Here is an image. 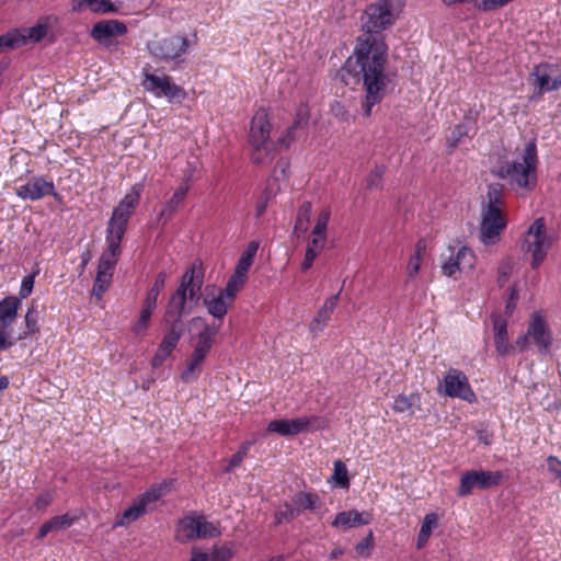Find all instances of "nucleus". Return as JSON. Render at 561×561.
Masks as SVG:
<instances>
[{
    "mask_svg": "<svg viewBox=\"0 0 561 561\" xmlns=\"http://www.w3.org/2000/svg\"><path fill=\"white\" fill-rule=\"evenodd\" d=\"M403 3L399 0H376L366 5L360 24L363 34L356 39L354 53L337 72L345 85L363 84V114L369 117L373 107L386 95L389 78L385 72L388 45L382 33L400 18Z\"/></svg>",
    "mask_w": 561,
    "mask_h": 561,
    "instance_id": "obj_1",
    "label": "nucleus"
},
{
    "mask_svg": "<svg viewBox=\"0 0 561 561\" xmlns=\"http://www.w3.org/2000/svg\"><path fill=\"white\" fill-rule=\"evenodd\" d=\"M309 122V112L308 107L306 105L299 106L296 119L294 123L287 128L286 134L278 138L277 142L274 144H266V145H259V146H251L252 147V153H251V160L254 164L263 165L271 163L279 148L287 149L290 144L296 139L297 131L305 129Z\"/></svg>",
    "mask_w": 561,
    "mask_h": 561,
    "instance_id": "obj_2",
    "label": "nucleus"
},
{
    "mask_svg": "<svg viewBox=\"0 0 561 561\" xmlns=\"http://www.w3.org/2000/svg\"><path fill=\"white\" fill-rule=\"evenodd\" d=\"M537 163V147L535 141H530L525 147L522 161L500 167L496 175L501 179H511L518 187H528L530 180L535 179Z\"/></svg>",
    "mask_w": 561,
    "mask_h": 561,
    "instance_id": "obj_3",
    "label": "nucleus"
},
{
    "mask_svg": "<svg viewBox=\"0 0 561 561\" xmlns=\"http://www.w3.org/2000/svg\"><path fill=\"white\" fill-rule=\"evenodd\" d=\"M551 244L552 238L547 234L545 219L537 218L528 228L522 245L525 252L531 254L533 268H537L543 262Z\"/></svg>",
    "mask_w": 561,
    "mask_h": 561,
    "instance_id": "obj_4",
    "label": "nucleus"
},
{
    "mask_svg": "<svg viewBox=\"0 0 561 561\" xmlns=\"http://www.w3.org/2000/svg\"><path fill=\"white\" fill-rule=\"evenodd\" d=\"M188 47L187 37L178 34L154 38L147 43L150 55L163 61L178 60Z\"/></svg>",
    "mask_w": 561,
    "mask_h": 561,
    "instance_id": "obj_5",
    "label": "nucleus"
},
{
    "mask_svg": "<svg viewBox=\"0 0 561 561\" xmlns=\"http://www.w3.org/2000/svg\"><path fill=\"white\" fill-rule=\"evenodd\" d=\"M503 473L501 471L470 470L460 477V483L457 490L459 497L470 495L474 489L486 490L501 484Z\"/></svg>",
    "mask_w": 561,
    "mask_h": 561,
    "instance_id": "obj_6",
    "label": "nucleus"
},
{
    "mask_svg": "<svg viewBox=\"0 0 561 561\" xmlns=\"http://www.w3.org/2000/svg\"><path fill=\"white\" fill-rule=\"evenodd\" d=\"M145 80L142 87L146 91L151 92L157 98H167L171 103H182L186 96V91L175 84L169 76H156L144 71Z\"/></svg>",
    "mask_w": 561,
    "mask_h": 561,
    "instance_id": "obj_7",
    "label": "nucleus"
},
{
    "mask_svg": "<svg viewBox=\"0 0 561 561\" xmlns=\"http://www.w3.org/2000/svg\"><path fill=\"white\" fill-rule=\"evenodd\" d=\"M325 426V421L320 416H304L293 420H273L267 425V431L280 436H294L307 431H317Z\"/></svg>",
    "mask_w": 561,
    "mask_h": 561,
    "instance_id": "obj_8",
    "label": "nucleus"
},
{
    "mask_svg": "<svg viewBox=\"0 0 561 561\" xmlns=\"http://www.w3.org/2000/svg\"><path fill=\"white\" fill-rule=\"evenodd\" d=\"M439 392H443L447 397L460 398L468 402L476 400V394L465 373L454 368L446 373L443 383L439 385Z\"/></svg>",
    "mask_w": 561,
    "mask_h": 561,
    "instance_id": "obj_9",
    "label": "nucleus"
},
{
    "mask_svg": "<svg viewBox=\"0 0 561 561\" xmlns=\"http://www.w3.org/2000/svg\"><path fill=\"white\" fill-rule=\"evenodd\" d=\"M167 277L168 276L164 271L159 272L152 287L147 293V297L144 300L142 308L140 310L139 319L133 327V331L136 335H141L147 330L150 318L157 307L158 297L165 285Z\"/></svg>",
    "mask_w": 561,
    "mask_h": 561,
    "instance_id": "obj_10",
    "label": "nucleus"
},
{
    "mask_svg": "<svg viewBox=\"0 0 561 561\" xmlns=\"http://www.w3.org/2000/svg\"><path fill=\"white\" fill-rule=\"evenodd\" d=\"M20 299L15 296L5 297L0 301V351L8 350L14 345L9 328L15 321Z\"/></svg>",
    "mask_w": 561,
    "mask_h": 561,
    "instance_id": "obj_11",
    "label": "nucleus"
},
{
    "mask_svg": "<svg viewBox=\"0 0 561 561\" xmlns=\"http://www.w3.org/2000/svg\"><path fill=\"white\" fill-rule=\"evenodd\" d=\"M528 80L535 88L537 94L540 95L561 87V72L556 66L541 64L534 68Z\"/></svg>",
    "mask_w": 561,
    "mask_h": 561,
    "instance_id": "obj_12",
    "label": "nucleus"
},
{
    "mask_svg": "<svg viewBox=\"0 0 561 561\" xmlns=\"http://www.w3.org/2000/svg\"><path fill=\"white\" fill-rule=\"evenodd\" d=\"M527 330L539 354L542 356L548 355L553 343V337L547 321L540 312L535 311L531 313Z\"/></svg>",
    "mask_w": 561,
    "mask_h": 561,
    "instance_id": "obj_13",
    "label": "nucleus"
},
{
    "mask_svg": "<svg viewBox=\"0 0 561 561\" xmlns=\"http://www.w3.org/2000/svg\"><path fill=\"white\" fill-rule=\"evenodd\" d=\"M204 284V270L201 262H194L182 275L175 291L188 295L190 302L195 305L201 299V289Z\"/></svg>",
    "mask_w": 561,
    "mask_h": 561,
    "instance_id": "obj_14",
    "label": "nucleus"
},
{
    "mask_svg": "<svg viewBox=\"0 0 561 561\" xmlns=\"http://www.w3.org/2000/svg\"><path fill=\"white\" fill-rule=\"evenodd\" d=\"M505 227L506 221L500 208L484 210L480 228L481 241L484 244H494L499 241L500 234Z\"/></svg>",
    "mask_w": 561,
    "mask_h": 561,
    "instance_id": "obj_15",
    "label": "nucleus"
},
{
    "mask_svg": "<svg viewBox=\"0 0 561 561\" xmlns=\"http://www.w3.org/2000/svg\"><path fill=\"white\" fill-rule=\"evenodd\" d=\"M191 324L194 327H202V331L197 334V343L195 344L192 354L205 359L215 343V337L220 330V323L209 324L204 318L194 317L191 320Z\"/></svg>",
    "mask_w": 561,
    "mask_h": 561,
    "instance_id": "obj_16",
    "label": "nucleus"
},
{
    "mask_svg": "<svg viewBox=\"0 0 561 561\" xmlns=\"http://www.w3.org/2000/svg\"><path fill=\"white\" fill-rule=\"evenodd\" d=\"M127 33V26L118 20H103L96 22L90 32L91 37L103 46H111L113 39Z\"/></svg>",
    "mask_w": 561,
    "mask_h": 561,
    "instance_id": "obj_17",
    "label": "nucleus"
},
{
    "mask_svg": "<svg viewBox=\"0 0 561 561\" xmlns=\"http://www.w3.org/2000/svg\"><path fill=\"white\" fill-rule=\"evenodd\" d=\"M56 18L53 15L42 16L37 23L31 27H26L23 30H11L8 34H15L21 44H19V48L26 45L27 43H38L41 42L48 32L51 22H55Z\"/></svg>",
    "mask_w": 561,
    "mask_h": 561,
    "instance_id": "obj_18",
    "label": "nucleus"
},
{
    "mask_svg": "<svg viewBox=\"0 0 561 561\" xmlns=\"http://www.w3.org/2000/svg\"><path fill=\"white\" fill-rule=\"evenodd\" d=\"M271 124L267 118V113L264 110H259L251 121L249 142L251 146L274 144L270 138Z\"/></svg>",
    "mask_w": 561,
    "mask_h": 561,
    "instance_id": "obj_19",
    "label": "nucleus"
},
{
    "mask_svg": "<svg viewBox=\"0 0 561 561\" xmlns=\"http://www.w3.org/2000/svg\"><path fill=\"white\" fill-rule=\"evenodd\" d=\"M187 301H190L188 295L174 291L163 316L164 322L183 323L182 317L192 310V307H186Z\"/></svg>",
    "mask_w": 561,
    "mask_h": 561,
    "instance_id": "obj_20",
    "label": "nucleus"
},
{
    "mask_svg": "<svg viewBox=\"0 0 561 561\" xmlns=\"http://www.w3.org/2000/svg\"><path fill=\"white\" fill-rule=\"evenodd\" d=\"M54 194L53 182H47L42 178L34 179L18 190V195L24 199L36 201L46 195Z\"/></svg>",
    "mask_w": 561,
    "mask_h": 561,
    "instance_id": "obj_21",
    "label": "nucleus"
},
{
    "mask_svg": "<svg viewBox=\"0 0 561 561\" xmlns=\"http://www.w3.org/2000/svg\"><path fill=\"white\" fill-rule=\"evenodd\" d=\"M491 320L495 348L500 355H505L511 347L508 345L507 320L503 316L495 313L491 316Z\"/></svg>",
    "mask_w": 561,
    "mask_h": 561,
    "instance_id": "obj_22",
    "label": "nucleus"
},
{
    "mask_svg": "<svg viewBox=\"0 0 561 561\" xmlns=\"http://www.w3.org/2000/svg\"><path fill=\"white\" fill-rule=\"evenodd\" d=\"M371 516L369 513H359L355 510L341 512L336 514L332 526L334 527H343V528H351V527H357L360 525H367L370 523Z\"/></svg>",
    "mask_w": 561,
    "mask_h": 561,
    "instance_id": "obj_23",
    "label": "nucleus"
},
{
    "mask_svg": "<svg viewBox=\"0 0 561 561\" xmlns=\"http://www.w3.org/2000/svg\"><path fill=\"white\" fill-rule=\"evenodd\" d=\"M203 304L207 312L219 321H222L230 307L227 300L222 299L219 295L215 296L213 294H206L203 297Z\"/></svg>",
    "mask_w": 561,
    "mask_h": 561,
    "instance_id": "obj_24",
    "label": "nucleus"
},
{
    "mask_svg": "<svg viewBox=\"0 0 561 561\" xmlns=\"http://www.w3.org/2000/svg\"><path fill=\"white\" fill-rule=\"evenodd\" d=\"M75 518L71 517L69 514H64L60 516H55L50 518L49 520L45 522L36 536L37 539H43L45 536H47L51 531H58L66 529L70 527L73 523Z\"/></svg>",
    "mask_w": 561,
    "mask_h": 561,
    "instance_id": "obj_25",
    "label": "nucleus"
},
{
    "mask_svg": "<svg viewBox=\"0 0 561 561\" xmlns=\"http://www.w3.org/2000/svg\"><path fill=\"white\" fill-rule=\"evenodd\" d=\"M168 327V330L165 334L162 337L160 346L173 352V350L176 347L179 341L181 340L183 333H184V325L183 323H175V322H164Z\"/></svg>",
    "mask_w": 561,
    "mask_h": 561,
    "instance_id": "obj_26",
    "label": "nucleus"
},
{
    "mask_svg": "<svg viewBox=\"0 0 561 561\" xmlns=\"http://www.w3.org/2000/svg\"><path fill=\"white\" fill-rule=\"evenodd\" d=\"M421 396L419 393H411L409 396L399 394L393 402V410L399 413L414 414V408H420Z\"/></svg>",
    "mask_w": 561,
    "mask_h": 561,
    "instance_id": "obj_27",
    "label": "nucleus"
},
{
    "mask_svg": "<svg viewBox=\"0 0 561 561\" xmlns=\"http://www.w3.org/2000/svg\"><path fill=\"white\" fill-rule=\"evenodd\" d=\"M199 516H185L179 523L178 538L191 541L196 539L195 533L198 530Z\"/></svg>",
    "mask_w": 561,
    "mask_h": 561,
    "instance_id": "obj_28",
    "label": "nucleus"
},
{
    "mask_svg": "<svg viewBox=\"0 0 561 561\" xmlns=\"http://www.w3.org/2000/svg\"><path fill=\"white\" fill-rule=\"evenodd\" d=\"M293 506L299 515L304 511H312L319 503V496L310 492H298L293 496Z\"/></svg>",
    "mask_w": 561,
    "mask_h": 561,
    "instance_id": "obj_29",
    "label": "nucleus"
},
{
    "mask_svg": "<svg viewBox=\"0 0 561 561\" xmlns=\"http://www.w3.org/2000/svg\"><path fill=\"white\" fill-rule=\"evenodd\" d=\"M311 203L304 202L297 211L293 234L300 237L301 233L307 232L311 216Z\"/></svg>",
    "mask_w": 561,
    "mask_h": 561,
    "instance_id": "obj_30",
    "label": "nucleus"
},
{
    "mask_svg": "<svg viewBox=\"0 0 561 561\" xmlns=\"http://www.w3.org/2000/svg\"><path fill=\"white\" fill-rule=\"evenodd\" d=\"M259 242L251 241L247 249L242 252L241 256L238 260L237 266L234 271H238L239 274H244L248 276V272L253 264L254 256L259 250Z\"/></svg>",
    "mask_w": 561,
    "mask_h": 561,
    "instance_id": "obj_31",
    "label": "nucleus"
},
{
    "mask_svg": "<svg viewBox=\"0 0 561 561\" xmlns=\"http://www.w3.org/2000/svg\"><path fill=\"white\" fill-rule=\"evenodd\" d=\"M146 507L147 505L145 504L144 500L138 497L133 503V505H130L123 512L121 519L116 522V526H124L137 520L146 513Z\"/></svg>",
    "mask_w": 561,
    "mask_h": 561,
    "instance_id": "obj_32",
    "label": "nucleus"
},
{
    "mask_svg": "<svg viewBox=\"0 0 561 561\" xmlns=\"http://www.w3.org/2000/svg\"><path fill=\"white\" fill-rule=\"evenodd\" d=\"M473 129V122L470 119H465L460 124L456 125L451 130L450 135L447 137V144L450 149H455L463 137L469 136V133Z\"/></svg>",
    "mask_w": 561,
    "mask_h": 561,
    "instance_id": "obj_33",
    "label": "nucleus"
},
{
    "mask_svg": "<svg viewBox=\"0 0 561 561\" xmlns=\"http://www.w3.org/2000/svg\"><path fill=\"white\" fill-rule=\"evenodd\" d=\"M203 362L204 358L192 354L185 369L181 373L182 381L185 383L195 381L202 373Z\"/></svg>",
    "mask_w": 561,
    "mask_h": 561,
    "instance_id": "obj_34",
    "label": "nucleus"
},
{
    "mask_svg": "<svg viewBox=\"0 0 561 561\" xmlns=\"http://www.w3.org/2000/svg\"><path fill=\"white\" fill-rule=\"evenodd\" d=\"M436 526H437V515L434 513L425 515L424 520L421 526V529L417 535V540H416L417 549H422L426 545L428 538L431 537L432 529L435 528Z\"/></svg>",
    "mask_w": 561,
    "mask_h": 561,
    "instance_id": "obj_35",
    "label": "nucleus"
},
{
    "mask_svg": "<svg viewBox=\"0 0 561 561\" xmlns=\"http://www.w3.org/2000/svg\"><path fill=\"white\" fill-rule=\"evenodd\" d=\"M133 209L124 205L123 203H119L113 210L112 217L108 220L107 226L111 227H119L121 229H126L128 219L130 215L133 214Z\"/></svg>",
    "mask_w": 561,
    "mask_h": 561,
    "instance_id": "obj_36",
    "label": "nucleus"
},
{
    "mask_svg": "<svg viewBox=\"0 0 561 561\" xmlns=\"http://www.w3.org/2000/svg\"><path fill=\"white\" fill-rule=\"evenodd\" d=\"M125 232L126 229L107 226L105 238L107 244L106 250L117 255H121V242L123 240Z\"/></svg>",
    "mask_w": 561,
    "mask_h": 561,
    "instance_id": "obj_37",
    "label": "nucleus"
},
{
    "mask_svg": "<svg viewBox=\"0 0 561 561\" xmlns=\"http://www.w3.org/2000/svg\"><path fill=\"white\" fill-rule=\"evenodd\" d=\"M171 481H163L159 484H154L139 497L144 500L146 505L154 503L171 490Z\"/></svg>",
    "mask_w": 561,
    "mask_h": 561,
    "instance_id": "obj_38",
    "label": "nucleus"
},
{
    "mask_svg": "<svg viewBox=\"0 0 561 561\" xmlns=\"http://www.w3.org/2000/svg\"><path fill=\"white\" fill-rule=\"evenodd\" d=\"M37 321H38V312L33 302L32 306L27 309V312L25 314L26 330L22 334H20L15 340H22V339H25L27 335L37 333L39 331Z\"/></svg>",
    "mask_w": 561,
    "mask_h": 561,
    "instance_id": "obj_39",
    "label": "nucleus"
},
{
    "mask_svg": "<svg viewBox=\"0 0 561 561\" xmlns=\"http://www.w3.org/2000/svg\"><path fill=\"white\" fill-rule=\"evenodd\" d=\"M385 173L386 167L383 164L375 165L374 169L366 176L365 187L367 190L382 188V178Z\"/></svg>",
    "mask_w": 561,
    "mask_h": 561,
    "instance_id": "obj_40",
    "label": "nucleus"
},
{
    "mask_svg": "<svg viewBox=\"0 0 561 561\" xmlns=\"http://www.w3.org/2000/svg\"><path fill=\"white\" fill-rule=\"evenodd\" d=\"M456 259L458 261V265L460 266V272L470 271L473 268L476 256L469 248L461 247L456 254Z\"/></svg>",
    "mask_w": 561,
    "mask_h": 561,
    "instance_id": "obj_41",
    "label": "nucleus"
},
{
    "mask_svg": "<svg viewBox=\"0 0 561 561\" xmlns=\"http://www.w3.org/2000/svg\"><path fill=\"white\" fill-rule=\"evenodd\" d=\"M198 530L195 533L196 539L197 538H215L220 535V530L217 526H215L213 523H209L205 519L204 516H199L198 522Z\"/></svg>",
    "mask_w": 561,
    "mask_h": 561,
    "instance_id": "obj_42",
    "label": "nucleus"
},
{
    "mask_svg": "<svg viewBox=\"0 0 561 561\" xmlns=\"http://www.w3.org/2000/svg\"><path fill=\"white\" fill-rule=\"evenodd\" d=\"M502 191L503 186L499 183L489 185L486 198L488 206L484 210H491V208H499V204L502 203Z\"/></svg>",
    "mask_w": 561,
    "mask_h": 561,
    "instance_id": "obj_43",
    "label": "nucleus"
},
{
    "mask_svg": "<svg viewBox=\"0 0 561 561\" xmlns=\"http://www.w3.org/2000/svg\"><path fill=\"white\" fill-rule=\"evenodd\" d=\"M298 516L293 504L284 503L275 513V524L279 525L284 522L289 523Z\"/></svg>",
    "mask_w": 561,
    "mask_h": 561,
    "instance_id": "obj_44",
    "label": "nucleus"
},
{
    "mask_svg": "<svg viewBox=\"0 0 561 561\" xmlns=\"http://www.w3.org/2000/svg\"><path fill=\"white\" fill-rule=\"evenodd\" d=\"M188 191L187 185H181L176 188V191L173 193L172 197L165 203V207L168 208L169 213H175L179 205L184 201L186 194Z\"/></svg>",
    "mask_w": 561,
    "mask_h": 561,
    "instance_id": "obj_45",
    "label": "nucleus"
},
{
    "mask_svg": "<svg viewBox=\"0 0 561 561\" xmlns=\"http://www.w3.org/2000/svg\"><path fill=\"white\" fill-rule=\"evenodd\" d=\"M332 479L341 488H348L350 486V480H348V477H347V468H346V466L341 460H336L334 462V473L332 476Z\"/></svg>",
    "mask_w": 561,
    "mask_h": 561,
    "instance_id": "obj_46",
    "label": "nucleus"
},
{
    "mask_svg": "<svg viewBox=\"0 0 561 561\" xmlns=\"http://www.w3.org/2000/svg\"><path fill=\"white\" fill-rule=\"evenodd\" d=\"M112 280V276H107L104 273H101V275H96L92 288V294L98 298L101 299L103 294L107 290L110 283Z\"/></svg>",
    "mask_w": 561,
    "mask_h": 561,
    "instance_id": "obj_47",
    "label": "nucleus"
},
{
    "mask_svg": "<svg viewBox=\"0 0 561 561\" xmlns=\"http://www.w3.org/2000/svg\"><path fill=\"white\" fill-rule=\"evenodd\" d=\"M251 442H244L239 450L231 456V458L229 459V462H228V466L225 468V471L226 472H230L234 467H238L242 460L244 459V457L247 456L248 454V450L251 446Z\"/></svg>",
    "mask_w": 561,
    "mask_h": 561,
    "instance_id": "obj_48",
    "label": "nucleus"
},
{
    "mask_svg": "<svg viewBox=\"0 0 561 561\" xmlns=\"http://www.w3.org/2000/svg\"><path fill=\"white\" fill-rule=\"evenodd\" d=\"M331 217L329 208H323L317 217L316 225L312 229V234H327L328 224Z\"/></svg>",
    "mask_w": 561,
    "mask_h": 561,
    "instance_id": "obj_49",
    "label": "nucleus"
},
{
    "mask_svg": "<svg viewBox=\"0 0 561 561\" xmlns=\"http://www.w3.org/2000/svg\"><path fill=\"white\" fill-rule=\"evenodd\" d=\"M514 263L511 259H505L499 266L497 284L503 287L512 274Z\"/></svg>",
    "mask_w": 561,
    "mask_h": 561,
    "instance_id": "obj_50",
    "label": "nucleus"
},
{
    "mask_svg": "<svg viewBox=\"0 0 561 561\" xmlns=\"http://www.w3.org/2000/svg\"><path fill=\"white\" fill-rule=\"evenodd\" d=\"M330 316L331 314H329L327 312V310H324L323 308H320L317 316L310 322V325H309L310 330L316 333L322 331L324 325L329 321Z\"/></svg>",
    "mask_w": 561,
    "mask_h": 561,
    "instance_id": "obj_51",
    "label": "nucleus"
},
{
    "mask_svg": "<svg viewBox=\"0 0 561 561\" xmlns=\"http://www.w3.org/2000/svg\"><path fill=\"white\" fill-rule=\"evenodd\" d=\"M241 288L242 287L238 286L237 284H232L228 280L226 287L220 289L218 295L222 297V299L227 300V302L231 306Z\"/></svg>",
    "mask_w": 561,
    "mask_h": 561,
    "instance_id": "obj_52",
    "label": "nucleus"
},
{
    "mask_svg": "<svg viewBox=\"0 0 561 561\" xmlns=\"http://www.w3.org/2000/svg\"><path fill=\"white\" fill-rule=\"evenodd\" d=\"M241 288L242 287L238 286L237 284H232L228 280L226 287L220 289L218 295L222 297V299L227 300V302L231 306Z\"/></svg>",
    "mask_w": 561,
    "mask_h": 561,
    "instance_id": "obj_53",
    "label": "nucleus"
},
{
    "mask_svg": "<svg viewBox=\"0 0 561 561\" xmlns=\"http://www.w3.org/2000/svg\"><path fill=\"white\" fill-rule=\"evenodd\" d=\"M241 288L242 287L238 286L237 284H232L228 280L226 287L220 289L218 295L222 297V299L227 300V302L231 306Z\"/></svg>",
    "mask_w": 561,
    "mask_h": 561,
    "instance_id": "obj_54",
    "label": "nucleus"
},
{
    "mask_svg": "<svg viewBox=\"0 0 561 561\" xmlns=\"http://www.w3.org/2000/svg\"><path fill=\"white\" fill-rule=\"evenodd\" d=\"M331 112L334 115V117L339 118L342 122H348L351 119V117H352L350 112L339 101H334L331 104Z\"/></svg>",
    "mask_w": 561,
    "mask_h": 561,
    "instance_id": "obj_55",
    "label": "nucleus"
},
{
    "mask_svg": "<svg viewBox=\"0 0 561 561\" xmlns=\"http://www.w3.org/2000/svg\"><path fill=\"white\" fill-rule=\"evenodd\" d=\"M34 277L35 275L32 274V275H27L23 278L22 280V284H21V288H20V297H16L18 299L22 300L26 297H28L33 290V286H34ZM22 304V301H20Z\"/></svg>",
    "mask_w": 561,
    "mask_h": 561,
    "instance_id": "obj_56",
    "label": "nucleus"
},
{
    "mask_svg": "<svg viewBox=\"0 0 561 561\" xmlns=\"http://www.w3.org/2000/svg\"><path fill=\"white\" fill-rule=\"evenodd\" d=\"M139 198H140V188L137 186H134L133 190L128 194L125 195V197L122 199L121 203H123L124 205H126L127 207H129L130 209L134 210L139 203Z\"/></svg>",
    "mask_w": 561,
    "mask_h": 561,
    "instance_id": "obj_57",
    "label": "nucleus"
},
{
    "mask_svg": "<svg viewBox=\"0 0 561 561\" xmlns=\"http://www.w3.org/2000/svg\"><path fill=\"white\" fill-rule=\"evenodd\" d=\"M54 501V493L51 491H45L41 493L34 503V507L37 511H44Z\"/></svg>",
    "mask_w": 561,
    "mask_h": 561,
    "instance_id": "obj_58",
    "label": "nucleus"
},
{
    "mask_svg": "<svg viewBox=\"0 0 561 561\" xmlns=\"http://www.w3.org/2000/svg\"><path fill=\"white\" fill-rule=\"evenodd\" d=\"M547 467L550 473L554 477V479L559 480L561 486V460H559L554 456H549L547 458Z\"/></svg>",
    "mask_w": 561,
    "mask_h": 561,
    "instance_id": "obj_59",
    "label": "nucleus"
},
{
    "mask_svg": "<svg viewBox=\"0 0 561 561\" xmlns=\"http://www.w3.org/2000/svg\"><path fill=\"white\" fill-rule=\"evenodd\" d=\"M442 270L444 275L449 277L453 276L457 271L460 272V266L458 265L456 255L453 256V254H450L448 261L443 263Z\"/></svg>",
    "mask_w": 561,
    "mask_h": 561,
    "instance_id": "obj_60",
    "label": "nucleus"
},
{
    "mask_svg": "<svg viewBox=\"0 0 561 561\" xmlns=\"http://www.w3.org/2000/svg\"><path fill=\"white\" fill-rule=\"evenodd\" d=\"M171 351L159 345L154 356L151 359L152 368L160 367L163 364V362L171 355Z\"/></svg>",
    "mask_w": 561,
    "mask_h": 561,
    "instance_id": "obj_61",
    "label": "nucleus"
},
{
    "mask_svg": "<svg viewBox=\"0 0 561 561\" xmlns=\"http://www.w3.org/2000/svg\"><path fill=\"white\" fill-rule=\"evenodd\" d=\"M232 557V551L227 547H219L214 549L210 556V561H229Z\"/></svg>",
    "mask_w": 561,
    "mask_h": 561,
    "instance_id": "obj_62",
    "label": "nucleus"
},
{
    "mask_svg": "<svg viewBox=\"0 0 561 561\" xmlns=\"http://www.w3.org/2000/svg\"><path fill=\"white\" fill-rule=\"evenodd\" d=\"M327 241V234H312L309 239L307 249H311L313 251H320L324 248Z\"/></svg>",
    "mask_w": 561,
    "mask_h": 561,
    "instance_id": "obj_63",
    "label": "nucleus"
},
{
    "mask_svg": "<svg viewBox=\"0 0 561 561\" xmlns=\"http://www.w3.org/2000/svg\"><path fill=\"white\" fill-rule=\"evenodd\" d=\"M98 0H71V10L73 12H81L84 8H89L94 12Z\"/></svg>",
    "mask_w": 561,
    "mask_h": 561,
    "instance_id": "obj_64",
    "label": "nucleus"
}]
</instances>
